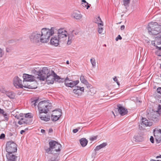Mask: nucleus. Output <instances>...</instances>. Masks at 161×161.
Listing matches in <instances>:
<instances>
[{
	"label": "nucleus",
	"mask_w": 161,
	"mask_h": 161,
	"mask_svg": "<svg viewBox=\"0 0 161 161\" xmlns=\"http://www.w3.org/2000/svg\"><path fill=\"white\" fill-rule=\"evenodd\" d=\"M58 31L57 29L55 27H51L50 29L48 28H43L41 32V36L43 43L48 42L49 40L50 36H52Z\"/></svg>",
	"instance_id": "1"
},
{
	"label": "nucleus",
	"mask_w": 161,
	"mask_h": 161,
	"mask_svg": "<svg viewBox=\"0 0 161 161\" xmlns=\"http://www.w3.org/2000/svg\"><path fill=\"white\" fill-rule=\"evenodd\" d=\"M149 34L151 35H157L161 32V25L156 22H151L147 26Z\"/></svg>",
	"instance_id": "2"
},
{
	"label": "nucleus",
	"mask_w": 161,
	"mask_h": 161,
	"mask_svg": "<svg viewBox=\"0 0 161 161\" xmlns=\"http://www.w3.org/2000/svg\"><path fill=\"white\" fill-rule=\"evenodd\" d=\"M49 100H44L39 102L38 105L39 114H47L52 108L51 104L49 103Z\"/></svg>",
	"instance_id": "3"
},
{
	"label": "nucleus",
	"mask_w": 161,
	"mask_h": 161,
	"mask_svg": "<svg viewBox=\"0 0 161 161\" xmlns=\"http://www.w3.org/2000/svg\"><path fill=\"white\" fill-rule=\"evenodd\" d=\"M50 71L47 67H44L42 69L36 70L34 69L32 70L31 72L33 74L37 75V79L40 81H43L45 80V77Z\"/></svg>",
	"instance_id": "4"
},
{
	"label": "nucleus",
	"mask_w": 161,
	"mask_h": 161,
	"mask_svg": "<svg viewBox=\"0 0 161 161\" xmlns=\"http://www.w3.org/2000/svg\"><path fill=\"white\" fill-rule=\"evenodd\" d=\"M29 38L30 41L33 43L38 44L40 43H43L41 36V32L36 31L32 32L29 36Z\"/></svg>",
	"instance_id": "5"
},
{
	"label": "nucleus",
	"mask_w": 161,
	"mask_h": 161,
	"mask_svg": "<svg viewBox=\"0 0 161 161\" xmlns=\"http://www.w3.org/2000/svg\"><path fill=\"white\" fill-rule=\"evenodd\" d=\"M22 81L20 79V78L18 76L15 77L13 80V83L15 86L16 87H19L20 88H23V87L25 88H28L29 89H35L36 88V87L32 85H25L23 86L22 84Z\"/></svg>",
	"instance_id": "6"
},
{
	"label": "nucleus",
	"mask_w": 161,
	"mask_h": 161,
	"mask_svg": "<svg viewBox=\"0 0 161 161\" xmlns=\"http://www.w3.org/2000/svg\"><path fill=\"white\" fill-rule=\"evenodd\" d=\"M6 150L8 154H12L17 152V145L13 142H8L6 143Z\"/></svg>",
	"instance_id": "7"
},
{
	"label": "nucleus",
	"mask_w": 161,
	"mask_h": 161,
	"mask_svg": "<svg viewBox=\"0 0 161 161\" xmlns=\"http://www.w3.org/2000/svg\"><path fill=\"white\" fill-rule=\"evenodd\" d=\"M160 114L157 111H153L152 110L151 111L148 112L147 115V118L149 120L153 121L156 122L158 121L160 118Z\"/></svg>",
	"instance_id": "8"
},
{
	"label": "nucleus",
	"mask_w": 161,
	"mask_h": 161,
	"mask_svg": "<svg viewBox=\"0 0 161 161\" xmlns=\"http://www.w3.org/2000/svg\"><path fill=\"white\" fill-rule=\"evenodd\" d=\"M49 147L48 148H45V150L46 153L49 154H53L54 148L56 146H60V144L58 143L57 142L51 140L49 142Z\"/></svg>",
	"instance_id": "9"
},
{
	"label": "nucleus",
	"mask_w": 161,
	"mask_h": 161,
	"mask_svg": "<svg viewBox=\"0 0 161 161\" xmlns=\"http://www.w3.org/2000/svg\"><path fill=\"white\" fill-rule=\"evenodd\" d=\"M55 75H57L52 70H51L50 72L47 74L45 77V80L48 84H53L54 83V81L55 80V77H56Z\"/></svg>",
	"instance_id": "10"
},
{
	"label": "nucleus",
	"mask_w": 161,
	"mask_h": 161,
	"mask_svg": "<svg viewBox=\"0 0 161 161\" xmlns=\"http://www.w3.org/2000/svg\"><path fill=\"white\" fill-rule=\"evenodd\" d=\"M58 31L56 33L57 34V37L60 40V41L64 42L66 38L67 32L64 29L60 28L57 29Z\"/></svg>",
	"instance_id": "11"
},
{
	"label": "nucleus",
	"mask_w": 161,
	"mask_h": 161,
	"mask_svg": "<svg viewBox=\"0 0 161 161\" xmlns=\"http://www.w3.org/2000/svg\"><path fill=\"white\" fill-rule=\"evenodd\" d=\"M117 106V108L116 110H117L118 112H116L115 113L116 115L119 114L121 116H124L128 113V111L127 109L123 106L121 104H118Z\"/></svg>",
	"instance_id": "12"
},
{
	"label": "nucleus",
	"mask_w": 161,
	"mask_h": 161,
	"mask_svg": "<svg viewBox=\"0 0 161 161\" xmlns=\"http://www.w3.org/2000/svg\"><path fill=\"white\" fill-rule=\"evenodd\" d=\"M154 134L155 141L157 143L161 142V133H160L158 130H154Z\"/></svg>",
	"instance_id": "13"
},
{
	"label": "nucleus",
	"mask_w": 161,
	"mask_h": 161,
	"mask_svg": "<svg viewBox=\"0 0 161 161\" xmlns=\"http://www.w3.org/2000/svg\"><path fill=\"white\" fill-rule=\"evenodd\" d=\"M60 40L56 36H55L54 37L51 38L50 40V44L52 45L55 46H57L59 45V42H61Z\"/></svg>",
	"instance_id": "14"
},
{
	"label": "nucleus",
	"mask_w": 161,
	"mask_h": 161,
	"mask_svg": "<svg viewBox=\"0 0 161 161\" xmlns=\"http://www.w3.org/2000/svg\"><path fill=\"white\" fill-rule=\"evenodd\" d=\"M84 87H80L79 86H76L75 87L73 90V92L76 94L78 95H80L82 92H84Z\"/></svg>",
	"instance_id": "15"
},
{
	"label": "nucleus",
	"mask_w": 161,
	"mask_h": 161,
	"mask_svg": "<svg viewBox=\"0 0 161 161\" xmlns=\"http://www.w3.org/2000/svg\"><path fill=\"white\" fill-rule=\"evenodd\" d=\"M24 81H34V76L32 75L24 74L23 76Z\"/></svg>",
	"instance_id": "16"
},
{
	"label": "nucleus",
	"mask_w": 161,
	"mask_h": 161,
	"mask_svg": "<svg viewBox=\"0 0 161 161\" xmlns=\"http://www.w3.org/2000/svg\"><path fill=\"white\" fill-rule=\"evenodd\" d=\"M72 17L76 19H80L82 18V15L79 11H76L73 12Z\"/></svg>",
	"instance_id": "17"
},
{
	"label": "nucleus",
	"mask_w": 161,
	"mask_h": 161,
	"mask_svg": "<svg viewBox=\"0 0 161 161\" xmlns=\"http://www.w3.org/2000/svg\"><path fill=\"white\" fill-rule=\"evenodd\" d=\"M79 83V80L72 81L71 80L69 83H67V82L66 81L64 84L66 86L72 87L76 85Z\"/></svg>",
	"instance_id": "18"
},
{
	"label": "nucleus",
	"mask_w": 161,
	"mask_h": 161,
	"mask_svg": "<svg viewBox=\"0 0 161 161\" xmlns=\"http://www.w3.org/2000/svg\"><path fill=\"white\" fill-rule=\"evenodd\" d=\"M6 157L7 161H16V158H17V157L12 154H7Z\"/></svg>",
	"instance_id": "19"
},
{
	"label": "nucleus",
	"mask_w": 161,
	"mask_h": 161,
	"mask_svg": "<svg viewBox=\"0 0 161 161\" xmlns=\"http://www.w3.org/2000/svg\"><path fill=\"white\" fill-rule=\"evenodd\" d=\"M142 123L143 125H144L146 126H151L152 125L153 123L148 121V120L146 118H142Z\"/></svg>",
	"instance_id": "20"
},
{
	"label": "nucleus",
	"mask_w": 161,
	"mask_h": 161,
	"mask_svg": "<svg viewBox=\"0 0 161 161\" xmlns=\"http://www.w3.org/2000/svg\"><path fill=\"white\" fill-rule=\"evenodd\" d=\"M96 23L97 24L98 26V32L99 34H102L103 29V23H99L97 22H96Z\"/></svg>",
	"instance_id": "21"
},
{
	"label": "nucleus",
	"mask_w": 161,
	"mask_h": 161,
	"mask_svg": "<svg viewBox=\"0 0 161 161\" xmlns=\"http://www.w3.org/2000/svg\"><path fill=\"white\" fill-rule=\"evenodd\" d=\"M55 154L48 160V161H58L60 159V157L58 156L59 154L53 153Z\"/></svg>",
	"instance_id": "22"
},
{
	"label": "nucleus",
	"mask_w": 161,
	"mask_h": 161,
	"mask_svg": "<svg viewBox=\"0 0 161 161\" xmlns=\"http://www.w3.org/2000/svg\"><path fill=\"white\" fill-rule=\"evenodd\" d=\"M80 142L81 146L83 147H85L88 143V141L84 138H81L80 140Z\"/></svg>",
	"instance_id": "23"
},
{
	"label": "nucleus",
	"mask_w": 161,
	"mask_h": 161,
	"mask_svg": "<svg viewBox=\"0 0 161 161\" xmlns=\"http://www.w3.org/2000/svg\"><path fill=\"white\" fill-rule=\"evenodd\" d=\"M39 117L41 120L45 121H48L50 119L49 116H46L45 115H42L40 114L39 115Z\"/></svg>",
	"instance_id": "24"
},
{
	"label": "nucleus",
	"mask_w": 161,
	"mask_h": 161,
	"mask_svg": "<svg viewBox=\"0 0 161 161\" xmlns=\"http://www.w3.org/2000/svg\"><path fill=\"white\" fill-rule=\"evenodd\" d=\"M6 95L8 97L12 99H14L15 98V93L12 92H7Z\"/></svg>",
	"instance_id": "25"
},
{
	"label": "nucleus",
	"mask_w": 161,
	"mask_h": 161,
	"mask_svg": "<svg viewBox=\"0 0 161 161\" xmlns=\"http://www.w3.org/2000/svg\"><path fill=\"white\" fill-rule=\"evenodd\" d=\"M60 114L58 115H52V119L53 121H56L59 119L61 116V112L60 111H59Z\"/></svg>",
	"instance_id": "26"
},
{
	"label": "nucleus",
	"mask_w": 161,
	"mask_h": 161,
	"mask_svg": "<svg viewBox=\"0 0 161 161\" xmlns=\"http://www.w3.org/2000/svg\"><path fill=\"white\" fill-rule=\"evenodd\" d=\"M56 77L55 76V81H57L59 83H63L65 80V79L62 78H61L59 76H58L57 75H55Z\"/></svg>",
	"instance_id": "27"
},
{
	"label": "nucleus",
	"mask_w": 161,
	"mask_h": 161,
	"mask_svg": "<svg viewBox=\"0 0 161 161\" xmlns=\"http://www.w3.org/2000/svg\"><path fill=\"white\" fill-rule=\"evenodd\" d=\"M87 94L88 95H93L96 92L95 89L94 88H91L89 90L87 91Z\"/></svg>",
	"instance_id": "28"
},
{
	"label": "nucleus",
	"mask_w": 161,
	"mask_h": 161,
	"mask_svg": "<svg viewBox=\"0 0 161 161\" xmlns=\"http://www.w3.org/2000/svg\"><path fill=\"white\" fill-rule=\"evenodd\" d=\"M107 145V143L106 142H104L100 145L96 147L95 149V151H98L102 148H103L105 147Z\"/></svg>",
	"instance_id": "29"
},
{
	"label": "nucleus",
	"mask_w": 161,
	"mask_h": 161,
	"mask_svg": "<svg viewBox=\"0 0 161 161\" xmlns=\"http://www.w3.org/2000/svg\"><path fill=\"white\" fill-rule=\"evenodd\" d=\"M74 31H73L72 33L69 35L68 40L67 43L68 45H70L72 42V40L73 36V35L72 33H74Z\"/></svg>",
	"instance_id": "30"
},
{
	"label": "nucleus",
	"mask_w": 161,
	"mask_h": 161,
	"mask_svg": "<svg viewBox=\"0 0 161 161\" xmlns=\"http://www.w3.org/2000/svg\"><path fill=\"white\" fill-rule=\"evenodd\" d=\"M134 138L135 139V141L137 142H142L143 140V137L139 135L135 136Z\"/></svg>",
	"instance_id": "31"
},
{
	"label": "nucleus",
	"mask_w": 161,
	"mask_h": 161,
	"mask_svg": "<svg viewBox=\"0 0 161 161\" xmlns=\"http://www.w3.org/2000/svg\"><path fill=\"white\" fill-rule=\"evenodd\" d=\"M80 80L81 82L84 84H88V82L85 79V77L83 75H81L80 77Z\"/></svg>",
	"instance_id": "32"
},
{
	"label": "nucleus",
	"mask_w": 161,
	"mask_h": 161,
	"mask_svg": "<svg viewBox=\"0 0 161 161\" xmlns=\"http://www.w3.org/2000/svg\"><path fill=\"white\" fill-rule=\"evenodd\" d=\"M2 114L4 117V121H8V115L7 113L4 111L3 113Z\"/></svg>",
	"instance_id": "33"
},
{
	"label": "nucleus",
	"mask_w": 161,
	"mask_h": 161,
	"mask_svg": "<svg viewBox=\"0 0 161 161\" xmlns=\"http://www.w3.org/2000/svg\"><path fill=\"white\" fill-rule=\"evenodd\" d=\"M14 117L18 119H21V118L23 116V114L22 113L19 114L18 113L17 114L14 115Z\"/></svg>",
	"instance_id": "34"
},
{
	"label": "nucleus",
	"mask_w": 161,
	"mask_h": 161,
	"mask_svg": "<svg viewBox=\"0 0 161 161\" xmlns=\"http://www.w3.org/2000/svg\"><path fill=\"white\" fill-rule=\"evenodd\" d=\"M90 62L93 68H94L96 65V62L95 59L94 58H92L90 59Z\"/></svg>",
	"instance_id": "35"
},
{
	"label": "nucleus",
	"mask_w": 161,
	"mask_h": 161,
	"mask_svg": "<svg viewBox=\"0 0 161 161\" xmlns=\"http://www.w3.org/2000/svg\"><path fill=\"white\" fill-rule=\"evenodd\" d=\"M25 120L26 118L22 117L20 120L18 122V123L20 125H25Z\"/></svg>",
	"instance_id": "36"
},
{
	"label": "nucleus",
	"mask_w": 161,
	"mask_h": 161,
	"mask_svg": "<svg viewBox=\"0 0 161 161\" xmlns=\"http://www.w3.org/2000/svg\"><path fill=\"white\" fill-rule=\"evenodd\" d=\"M38 101V99H36L34 100L33 101H32L31 102V105L32 107H35L36 105L37 104Z\"/></svg>",
	"instance_id": "37"
},
{
	"label": "nucleus",
	"mask_w": 161,
	"mask_h": 161,
	"mask_svg": "<svg viewBox=\"0 0 161 161\" xmlns=\"http://www.w3.org/2000/svg\"><path fill=\"white\" fill-rule=\"evenodd\" d=\"M124 5L126 7L129 6L130 2V0H123Z\"/></svg>",
	"instance_id": "38"
},
{
	"label": "nucleus",
	"mask_w": 161,
	"mask_h": 161,
	"mask_svg": "<svg viewBox=\"0 0 161 161\" xmlns=\"http://www.w3.org/2000/svg\"><path fill=\"white\" fill-rule=\"evenodd\" d=\"M61 145L60 144V146H55L54 148V151H56V152H60L61 150Z\"/></svg>",
	"instance_id": "39"
},
{
	"label": "nucleus",
	"mask_w": 161,
	"mask_h": 161,
	"mask_svg": "<svg viewBox=\"0 0 161 161\" xmlns=\"http://www.w3.org/2000/svg\"><path fill=\"white\" fill-rule=\"evenodd\" d=\"M31 114L30 113H28L25 114H23V115H25V118L26 119L30 118L32 117V116L31 115Z\"/></svg>",
	"instance_id": "40"
},
{
	"label": "nucleus",
	"mask_w": 161,
	"mask_h": 161,
	"mask_svg": "<svg viewBox=\"0 0 161 161\" xmlns=\"http://www.w3.org/2000/svg\"><path fill=\"white\" fill-rule=\"evenodd\" d=\"M25 125H30L32 124V121L31 120H30L28 119H26Z\"/></svg>",
	"instance_id": "41"
},
{
	"label": "nucleus",
	"mask_w": 161,
	"mask_h": 161,
	"mask_svg": "<svg viewBox=\"0 0 161 161\" xmlns=\"http://www.w3.org/2000/svg\"><path fill=\"white\" fill-rule=\"evenodd\" d=\"M82 5L83 7H86L87 9H88V8L90 7V5L87 2L86 3H82Z\"/></svg>",
	"instance_id": "42"
},
{
	"label": "nucleus",
	"mask_w": 161,
	"mask_h": 161,
	"mask_svg": "<svg viewBox=\"0 0 161 161\" xmlns=\"http://www.w3.org/2000/svg\"><path fill=\"white\" fill-rule=\"evenodd\" d=\"M96 19L94 21L95 23L96 22H97L99 23H103L99 16H98L97 18H96Z\"/></svg>",
	"instance_id": "43"
},
{
	"label": "nucleus",
	"mask_w": 161,
	"mask_h": 161,
	"mask_svg": "<svg viewBox=\"0 0 161 161\" xmlns=\"http://www.w3.org/2000/svg\"><path fill=\"white\" fill-rule=\"evenodd\" d=\"M159 36H158L155 37L156 40H161V32L159 34Z\"/></svg>",
	"instance_id": "44"
},
{
	"label": "nucleus",
	"mask_w": 161,
	"mask_h": 161,
	"mask_svg": "<svg viewBox=\"0 0 161 161\" xmlns=\"http://www.w3.org/2000/svg\"><path fill=\"white\" fill-rule=\"evenodd\" d=\"M157 112H158L160 115V114H161V105H159L158 106V110L157 111Z\"/></svg>",
	"instance_id": "45"
},
{
	"label": "nucleus",
	"mask_w": 161,
	"mask_h": 161,
	"mask_svg": "<svg viewBox=\"0 0 161 161\" xmlns=\"http://www.w3.org/2000/svg\"><path fill=\"white\" fill-rule=\"evenodd\" d=\"M0 91L3 93L5 94L6 95L7 92L4 89L2 88L0 90Z\"/></svg>",
	"instance_id": "46"
},
{
	"label": "nucleus",
	"mask_w": 161,
	"mask_h": 161,
	"mask_svg": "<svg viewBox=\"0 0 161 161\" xmlns=\"http://www.w3.org/2000/svg\"><path fill=\"white\" fill-rule=\"evenodd\" d=\"M113 80L114 81H115L117 83L118 85H119V83L118 82V79L116 77H115L114 78Z\"/></svg>",
	"instance_id": "47"
},
{
	"label": "nucleus",
	"mask_w": 161,
	"mask_h": 161,
	"mask_svg": "<svg viewBox=\"0 0 161 161\" xmlns=\"http://www.w3.org/2000/svg\"><path fill=\"white\" fill-rule=\"evenodd\" d=\"M122 38L121 36L119 35H118L117 37L116 38L115 40L116 41H117L119 40H121L122 39Z\"/></svg>",
	"instance_id": "48"
},
{
	"label": "nucleus",
	"mask_w": 161,
	"mask_h": 161,
	"mask_svg": "<svg viewBox=\"0 0 161 161\" xmlns=\"http://www.w3.org/2000/svg\"><path fill=\"white\" fill-rule=\"evenodd\" d=\"M150 142L153 143L154 142V138L153 136H151L150 138Z\"/></svg>",
	"instance_id": "49"
},
{
	"label": "nucleus",
	"mask_w": 161,
	"mask_h": 161,
	"mask_svg": "<svg viewBox=\"0 0 161 161\" xmlns=\"http://www.w3.org/2000/svg\"><path fill=\"white\" fill-rule=\"evenodd\" d=\"M97 139V136H94L93 137H91L90 138V140L91 141H93Z\"/></svg>",
	"instance_id": "50"
},
{
	"label": "nucleus",
	"mask_w": 161,
	"mask_h": 161,
	"mask_svg": "<svg viewBox=\"0 0 161 161\" xmlns=\"http://www.w3.org/2000/svg\"><path fill=\"white\" fill-rule=\"evenodd\" d=\"M65 80L64 81V83H65V82L67 81V83H69V82H70V81H71V80H69V78L67 77H66Z\"/></svg>",
	"instance_id": "51"
},
{
	"label": "nucleus",
	"mask_w": 161,
	"mask_h": 161,
	"mask_svg": "<svg viewBox=\"0 0 161 161\" xmlns=\"http://www.w3.org/2000/svg\"><path fill=\"white\" fill-rule=\"evenodd\" d=\"M5 135L3 133H2L0 136V139H3L5 138Z\"/></svg>",
	"instance_id": "52"
},
{
	"label": "nucleus",
	"mask_w": 161,
	"mask_h": 161,
	"mask_svg": "<svg viewBox=\"0 0 161 161\" xmlns=\"http://www.w3.org/2000/svg\"><path fill=\"white\" fill-rule=\"evenodd\" d=\"M157 92L158 93L161 94V87H158L157 90Z\"/></svg>",
	"instance_id": "53"
},
{
	"label": "nucleus",
	"mask_w": 161,
	"mask_h": 161,
	"mask_svg": "<svg viewBox=\"0 0 161 161\" xmlns=\"http://www.w3.org/2000/svg\"><path fill=\"white\" fill-rule=\"evenodd\" d=\"M6 52L7 53H10L11 51V49L8 47H6Z\"/></svg>",
	"instance_id": "54"
},
{
	"label": "nucleus",
	"mask_w": 161,
	"mask_h": 161,
	"mask_svg": "<svg viewBox=\"0 0 161 161\" xmlns=\"http://www.w3.org/2000/svg\"><path fill=\"white\" fill-rule=\"evenodd\" d=\"M78 129H75L73 130V132L74 133H76L78 132Z\"/></svg>",
	"instance_id": "55"
},
{
	"label": "nucleus",
	"mask_w": 161,
	"mask_h": 161,
	"mask_svg": "<svg viewBox=\"0 0 161 161\" xmlns=\"http://www.w3.org/2000/svg\"><path fill=\"white\" fill-rule=\"evenodd\" d=\"M125 26L124 25H121L120 27V29L121 30H124L125 29Z\"/></svg>",
	"instance_id": "56"
},
{
	"label": "nucleus",
	"mask_w": 161,
	"mask_h": 161,
	"mask_svg": "<svg viewBox=\"0 0 161 161\" xmlns=\"http://www.w3.org/2000/svg\"><path fill=\"white\" fill-rule=\"evenodd\" d=\"M2 51V50L0 48V57H2L3 56Z\"/></svg>",
	"instance_id": "57"
},
{
	"label": "nucleus",
	"mask_w": 161,
	"mask_h": 161,
	"mask_svg": "<svg viewBox=\"0 0 161 161\" xmlns=\"http://www.w3.org/2000/svg\"><path fill=\"white\" fill-rule=\"evenodd\" d=\"M86 85L87 87V88L88 87H90L91 86V85L89 84L88 83V84H85Z\"/></svg>",
	"instance_id": "58"
},
{
	"label": "nucleus",
	"mask_w": 161,
	"mask_h": 161,
	"mask_svg": "<svg viewBox=\"0 0 161 161\" xmlns=\"http://www.w3.org/2000/svg\"><path fill=\"white\" fill-rule=\"evenodd\" d=\"M156 49H158L159 50H161V47H158V46H156Z\"/></svg>",
	"instance_id": "59"
},
{
	"label": "nucleus",
	"mask_w": 161,
	"mask_h": 161,
	"mask_svg": "<svg viewBox=\"0 0 161 161\" xmlns=\"http://www.w3.org/2000/svg\"><path fill=\"white\" fill-rule=\"evenodd\" d=\"M4 112V110L0 108V114H2Z\"/></svg>",
	"instance_id": "60"
},
{
	"label": "nucleus",
	"mask_w": 161,
	"mask_h": 161,
	"mask_svg": "<svg viewBox=\"0 0 161 161\" xmlns=\"http://www.w3.org/2000/svg\"><path fill=\"white\" fill-rule=\"evenodd\" d=\"M53 130L52 128H50L49 130V132L50 133H51L53 132Z\"/></svg>",
	"instance_id": "61"
},
{
	"label": "nucleus",
	"mask_w": 161,
	"mask_h": 161,
	"mask_svg": "<svg viewBox=\"0 0 161 161\" xmlns=\"http://www.w3.org/2000/svg\"><path fill=\"white\" fill-rule=\"evenodd\" d=\"M25 132V130H22L20 131V133L21 134H23V133Z\"/></svg>",
	"instance_id": "62"
},
{
	"label": "nucleus",
	"mask_w": 161,
	"mask_h": 161,
	"mask_svg": "<svg viewBox=\"0 0 161 161\" xmlns=\"http://www.w3.org/2000/svg\"><path fill=\"white\" fill-rule=\"evenodd\" d=\"M41 132L42 133H44L45 132V130L43 129H42L41 130Z\"/></svg>",
	"instance_id": "63"
},
{
	"label": "nucleus",
	"mask_w": 161,
	"mask_h": 161,
	"mask_svg": "<svg viewBox=\"0 0 161 161\" xmlns=\"http://www.w3.org/2000/svg\"><path fill=\"white\" fill-rule=\"evenodd\" d=\"M159 158H161V155H159V156H158L156 157V158L157 159Z\"/></svg>",
	"instance_id": "64"
}]
</instances>
